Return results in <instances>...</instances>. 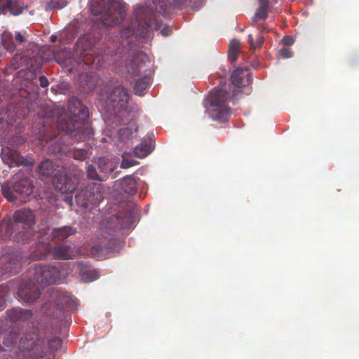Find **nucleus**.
Masks as SVG:
<instances>
[{"label": "nucleus", "mask_w": 359, "mask_h": 359, "mask_svg": "<svg viewBox=\"0 0 359 359\" xmlns=\"http://www.w3.org/2000/svg\"><path fill=\"white\" fill-rule=\"evenodd\" d=\"M69 140H84L93 135L89 123V110L83 102L72 97L69 100Z\"/></svg>", "instance_id": "obj_1"}, {"label": "nucleus", "mask_w": 359, "mask_h": 359, "mask_svg": "<svg viewBox=\"0 0 359 359\" xmlns=\"http://www.w3.org/2000/svg\"><path fill=\"white\" fill-rule=\"evenodd\" d=\"M126 4L123 0H91V11L100 15V20L106 27L119 25L126 16Z\"/></svg>", "instance_id": "obj_2"}, {"label": "nucleus", "mask_w": 359, "mask_h": 359, "mask_svg": "<svg viewBox=\"0 0 359 359\" xmlns=\"http://www.w3.org/2000/svg\"><path fill=\"white\" fill-rule=\"evenodd\" d=\"M135 23L137 24V29L135 30L133 25L123 27L121 31L122 38L128 39L135 34L144 37L149 29H158L160 28V23L154 15L151 8L140 6L134 11Z\"/></svg>", "instance_id": "obj_3"}, {"label": "nucleus", "mask_w": 359, "mask_h": 359, "mask_svg": "<svg viewBox=\"0 0 359 359\" xmlns=\"http://www.w3.org/2000/svg\"><path fill=\"white\" fill-rule=\"evenodd\" d=\"M231 101L230 91H210L203 104L212 120L225 123L231 114V109L227 106Z\"/></svg>", "instance_id": "obj_4"}, {"label": "nucleus", "mask_w": 359, "mask_h": 359, "mask_svg": "<svg viewBox=\"0 0 359 359\" xmlns=\"http://www.w3.org/2000/svg\"><path fill=\"white\" fill-rule=\"evenodd\" d=\"M130 95L128 91H100L98 101L110 114H123L128 110Z\"/></svg>", "instance_id": "obj_5"}, {"label": "nucleus", "mask_w": 359, "mask_h": 359, "mask_svg": "<svg viewBox=\"0 0 359 359\" xmlns=\"http://www.w3.org/2000/svg\"><path fill=\"white\" fill-rule=\"evenodd\" d=\"M119 241L116 239L107 238H98L97 241L90 247L86 245L79 246L74 255L69 252V259L76 255H88L93 258L104 259L110 253L115 252Z\"/></svg>", "instance_id": "obj_6"}, {"label": "nucleus", "mask_w": 359, "mask_h": 359, "mask_svg": "<svg viewBox=\"0 0 359 359\" xmlns=\"http://www.w3.org/2000/svg\"><path fill=\"white\" fill-rule=\"evenodd\" d=\"M59 170H57L55 166L53 164V163L48 160L46 159L43 161L39 165L37 169V174L41 179L43 177H48L54 175V177H57V182L55 179L53 183L56 189H57L61 193H66L67 191V177L66 174H64L62 177L60 178L58 177Z\"/></svg>", "instance_id": "obj_7"}, {"label": "nucleus", "mask_w": 359, "mask_h": 359, "mask_svg": "<svg viewBox=\"0 0 359 359\" xmlns=\"http://www.w3.org/2000/svg\"><path fill=\"white\" fill-rule=\"evenodd\" d=\"M60 276L55 266L38 265L34 268V280L42 286L58 283Z\"/></svg>", "instance_id": "obj_8"}, {"label": "nucleus", "mask_w": 359, "mask_h": 359, "mask_svg": "<svg viewBox=\"0 0 359 359\" xmlns=\"http://www.w3.org/2000/svg\"><path fill=\"white\" fill-rule=\"evenodd\" d=\"M67 238V229L62 227L55 229L52 232V240L57 245L53 248V255L56 259H67V248L66 245V238Z\"/></svg>", "instance_id": "obj_9"}, {"label": "nucleus", "mask_w": 359, "mask_h": 359, "mask_svg": "<svg viewBox=\"0 0 359 359\" xmlns=\"http://www.w3.org/2000/svg\"><path fill=\"white\" fill-rule=\"evenodd\" d=\"M147 60V56L143 52H132L129 55L128 60L126 62V72L132 75L139 76Z\"/></svg>", "instance_id": "obj_10"}, {"label": "nucleus", "mask_w": 359, "mask_h": 359, "mask_svg": "<svg viewBox=\"0 0 359 359\" xmlns=\"http://www.w3.org/2000/svg\"><path fill=\"white\" fill-rule=\"evenodd\" d=\"M15 41L20 49L27 53L28 57H34V53L37 50V46L34 42L30 32L25 30L15 32Z\"/></svg>", "instance_id": "obj_11"}, {"label": "nucleus", "mask_w": 359, "mask_h": 359, "mask_svg": "<svg viewBox=\"0 0 359 359\" xmlns=\"http://www.w3.org/2000/svg\"><path fill=\"white\" fill-rule=\"evenodd\" d=\"M72 269L78 272L81 280L84 283H90L100 277V272L93 269L87 262H76L73 264Z\"/></svg>", "instance_id": "obj_12"}, {"label": "nucleus", "mask_w": 359, "mask_h": 359, "mask_svg": "<svg viewBox=\"0 0 359 359\" xmlns=\"http://www.w3.org/2000/svg\"><path fill=\"white\" fill-rule=\"evenodd\" d=\"M231 81L236 88L247 87L252 82L251 73L246 67L237 68L231 73Z\"/></svg>", "instance_id": "obj_13"}, {"label": "nucleus", "mask_w": 359, "mask_h": 359, "mask_svg": "<svg viewBox=\"0 0 359 359\" xmlns=\"http://www.w3.org/2000/svg\"><path fill=\"white\" fill-rule=\"evenodd\" d=\"M88 39L89 38L87 36L81 38L77 43V46L81 45L83 48V53L85 54L83 58L84 63L92 66L93 68H98L102 65V58L99 55L93 56L91 53L88 52L90 50L91 46H93L91 42H89L86 46L84 44V43L86 42Z\"/></svg>", "instance_id": "obj_14"}, {"label": "nucleus", "mask_w": 359, "mask_h": 359, "mask_svg": "<svg viewBox=\"0 0 359 359\" xmlns=\"http://www.w3.org/2000/svg\"><path fill=\"white\" fill-rule=\"evenodd\" d=\"M19 297L25 302H32L40 297V288L34 284L21 287L18 292Z\"/></svg>", "instance_id": "obj_15"}, {"label": "nucleus", "mask_w": 359, "mask_h": 359, "mask_svg": "<svg viewBox=\"0 0 359 359\" xmlns=\"http://www.w3.org/2000/svg\"><path fill=\"white\" fill-rule=\"evenodd\" d=\"M86 188L88 191V198L92 199L91 205H97L103 200V189L100 184L90 182Z\"/></svg>", "instance_id": "obj_16"}, {"label": "nucleus", "mask_w": 359, "mask_h": 359, "mask_svg": "<svg viewBox=\"0 0 359 359\" xmlns=\"http://www.w3.org/2000/svg\"><path fill=\"white\" fill-rule=\"evenodd\" d=\"M13 190L20 197L25 198L32 193L33 185L28 178H23L13 183Z\"/></svg>", "instance_id": "obj_17"}, {"label": "nucleus", "mask_w": 359, "mask_h": 359, "mask_svg": "<svg viewBox=\"0 0 359 359\" xmlns=\"http://www.w3.org/2000/svg\"><path fill=\"white\" fill-rule=\"evenodd\" d=\"M0 264V276L6 273L15 274L18 271L19 264L12 260L10 256L2 257Z\"/></svg>", "instance_id": "obj_18"}, {"label": "nucleus", "mask_w": 359, "mask_h": 359, "mask_svg": "<svg viewBox=\"0 0 359 359\" xmlns=\"http://www.w3.org/2000/svg\"><path fill=\"white\" fill-rule=\"evenodd\" d=\"M14 217L15 220L22 224L30 227L34 224L35 217L34 213L30 210L21 209L15 212Z\"/></svg>", "instance_id": "obj_19"}, {"label": "nucleus", "mask_w": 359, "mask_h": 359, "mask_svg": "<svg viewBox=\"0 0 359 359\" xmlns=\"http://www.w3.org/2000/svg\"><path fill=\"white\" fill-rule=\"evenodd\" d=\"M138 180V177L135 178L130 175L125 177L121 184V189L127 194H135L137 191V184Z\"/></svg>", "instance_id": "obj_20"}, {"label": "nucleus", "mask_w": 359, "mask_h": 359, "mask_svg": "<svg viewBox=\"0 0 359 359\" xmlns=\"http://www.w3.org/2000/svg\"><path fill=\"white\" fill-rule=\"evenodd\" d=\"M133 212L129 210L128 212H127L124 217L122 218L121 215H112L111 217V221H116V226L118 228H128L131 225V224L133 222Z\"/></svg>", "instance_id": "obj_21"}, {"label": "nucleus", "mask_w": 359, "mask_h": 359, "mask_svg": "<svg viewBox=\"0 0 359 359\" xmlns=\"http://www.w3.org/2000/svg\"><path fill=\"white\" fill-rule=\"evenodd\" d=\"M259 6L255 14V15L252 18V21L253 22H257L259 20H265L268 17V12L269 10V0H259Z\"/></svg>", "instance_id": "obj_22"}, {"label": "nucleus", "mask_w": 359, "mask_h": 359, "mask_svg": "<svg viewBox=\"0 0 359 359\" xmlns=\"http://www.w3.org/2000/svg\"><path fill=\"white\" fill-rule=\"evenodd\" d=\"M26 6L27 4L24 2V0H11L6 2L4 8L8 7L11 14L18 15L22 12Z\"/></svg>", "instance_id": "obj_23"}, {"label": "nucleus", "mask_w": 359, "mask_h": 359, "mask_svg": "<svg viewBox=\"0 0 359 359\" xmlns=\"http://www.w3.org/2000/svg\"><path fill=\"white\" fill-rule=\"evenodd\" d=\"M32 313L30 310H24L21 309H14L11 310L8 316L12 321L27 320L32 316Z\"/></svg>", "instance_id": "obj_24"}, {"label": "nucleus", "mask_w": 359, "mask_h": 359, "mask_svg": "<svg viewBox=\"0 0 359 359\" xmlns=\"http://www.w3.org/2000/svg\"><path fill=\"white\" fill-rule=\"evenodd\" d=\"M88 198V191L85 187L76 194L75 201L78 205L86 208L89 205H91L90 203H92V199H89Z\"/></svg>", "instance_id": "obj_25"}, {"label": "nucleus", "mask_w": 359, "mask_h": 359, "mask_svg": "<svg viewBox=\"0 0 359 359\" xmlns=\"http://www.w3.org/2000/svg\"><path fill=\"white\" fill-rule=\"evenodd\" d=\"M153 150L152 147L149 144H140L134 148V155L137 158H143L147 156Z\"/></svg>", "instance_id": "obj_26"}, {"label": "nucleus", "mask_w": 359, "mask_h": 359, "mask_svg": "<svg viewBox=\"0 0 359 359\" xmlns=\"http://www.w3.org/2000/svg\"><path fill=\"white\" fill-rule=\"evenodd\" d=\"M52 51L55 61L61 65H65L67 58L66 48L64 46L62 49L55 48Z\"/></svg>", "instance_id": "obj_27"}, {"label": "nucleus", "mask_w": 359, "mask_h": 359, "mask_svg": "<svg viewBox=\"0 0 359 359\" xmlns=\"http://www.w3.org/2000/svg\"><path fill=\"white\" fill-rule=\"evenodd\" d=\"M97 164L100 172L107 175L112 173L115 169L112 164L108 162L107 160L104 158H100L97 160Z\"/></svg>", "instance_id": "obj_28"}, {"label": "nucleus", "mask_w": 359, "mask_h": 359, "mask_svg": "<svg viewBox=\"0 0 359 359\" xmlns=\"http://www.w3.org/2000/svg\"><path fill=\"white\" fill-rule=\"evenodd\" d=\"M238 46L239 44L237 41H231L228 51V57L232 63L236 62L238 59V56L240 53Z\"/></svg>", "instance_id": "obj_29"}, {"label": "nucleus", "mask_w": 359, "mask_h": 359, "mask_svg": "<svg viewBox=\"0 0 359 359\" xmlns=\"http://www.w3.org/2000/svg\"><path fill=\"white\" fill-rule=\"evenodd\" d=\"M151 78L149 76H145L143 78L138 79L135 85L134 90H147L151 86Z\"/></svg>", "instance_id": "obj_30"}, {"label": "nucleus", "mask_w": 359, "mask_h": 359, "mask_svg": "<svg viewBox=\"0 0 359 359\" xmlns=\"http://www.w3.org/2000/svg\"><path fill=\"white\" fill-rule=\"evenodd\" d=\"M133 133V132L132 128L128 126L121 128L118 130V137L123 142H127V141L130 140V137L132 136Z\"/></svg>", "instance_id": "obj_31"}, {"label": "nucleus", "mask_w": 359, "mask_h": 359, "mask_svg": "<svg viewBox=\"0 0 359 359\" xmlns=\"http://www.w3.org/2000/svg\"><path fill=\"white\" fill-rule=\"evenodd\" d=\"M53 306H54V310L51 313L53 315V316L59 319L60 320H62L65 319L66 314H65V306L63 305L60 306L59 304H54Z\"/></svg>", "instance_id": "obj_32"}, {"label": "nucleus", "mask_w": 359, "mask_h": 359, "mask_svg": "<svg viewBox=\"0 0 359 359\" xmlns=\"http://www.w3.org/2000/svg\"><path fill=\"white\" fill-rule=\"evenodd\" d=\"M86 172L88 177L91 180H97L100 182L104 180L101 177L99 176L96 168L93 165H88L86 166Z\"/></svg>", "instance_id": "obj_33"}, {"label": "nucleus", "mask_w": 359, "mask_h": 359, "mask_svg": "<svg viewBox=\"0 0 359 359\" xmlns=\"http://www.w3.org/2000/svg\"><path fill=\"white\" fill-rule=\"evenodd\" d=\"M87 156V152L85 149H81L78 151L69 150V157H72L79 161H83Z\"/></svg>", "instance_id": "obj_34"}, {"label": "nucleus", "mask_w": 359, "mask_h": 359, "mask_svg": "<svg viewBox=\"0 0 359 359\" xmlns=\"http://www.w3.org/2000/svg\"><path fill=\"white\" fill-rule=\"evenodd\" d=\"M79 305V299L74 295L69 294V311H76L78 309Z\"/></svg>", "instance_id": "obj_35"}, {"label": "nucleus", "mask_w": 359, "mask_h": 359, "mask_svg": "<svg viewBox=\"0 0 359 359\" xmlns=\"http://www.w3.org/2000/svg\"><path fill=\"white\" fill-rule=\"evenodd\" d=\"M139 162L133 159H127L125 156V155L123 156V160L121 163V168L123 169H128L130 167H133L137 164H138Z\"/></svg>", "instance_id": "obj_36"}, {"label": "nucleus", "mask_w": 359, "mask_h": 359, "mask_svg": "<svg viewBox=\"0 0 359 359\" xmlns=\"http://www.w3.org/2000/svg\"><path fill=\"white\" fill-rule=\"evenodd\" d=\"M16 341H17V337H16L15 334H13V333H10L4 339V344L7 347L11 346L13 344H15Z\"/></svg>", "instance_id": "obj_37"}, {"label": "nucleus", "mask_w": 359, "mask_h": 359, "mask_svg": "<svg viewBox=\"0 0 359 359\" xmlns=\"http://www.w3.org/2000/svg\"><path fill=\"white\" fill-rule=\"evenodd\" d=\"M6 155L11 157V161L15 164H20L22 163L19 154L15 151H10L7 153Z\"/></svg>", "instance_id": "obj_38"}, {"label": "nucleus", "mask_w": 359, "mask_h": 359, "mask_svg": "<svg viewBox=\"0 0 359 359\" xmlns=\"http://www.w3.org/2000/svg\"><path fill=\"white\" fill-rule=\"evenodd\" d=\"M279 55L281 57L286 59L292 57L293 53L288 48L283 47L279 50Z\"/></svg>", "instance_id": "obj_39"}, {"label": "nucleus", "mask_w": 359, "mask_h": 359, "mask_svg": "<svg viewBox=\"0 0 359 359\" xmlns=\"http://www.w3.org/2000/svg\"><path fill=\"white\" fill-rule=\"evenodd\" d=\"M282 44L285 46H289L294 43V40L292 36H285L281 40Z\"/></svg>", "instance_id": "obj_40"}, {"label": "nucleus", "mask_w": 359, "mask_h": 359, "mask_svg": "<svg viewBox=\"0 0 359 359\" xmlns=\"http://www.w3.org/2000/svg\"><path fill=\"white\" fill-rule=\"evenodd\" d=\"M226 83V81H224L222 79H219V84L212 88V90H225V86Z\"/></svg>", "instance_id": "obj_41"}, {"label": "nucleus", "mask_w": 359, "mask_h": 359, "mask_svg": "<svg viewBox=\"0 0 359 359\" xmlns=\"http://www.w3.org/2000/svg\"><path fill=\"white\" fill-rule=\"evenodd\" d=\"M248 42L250 43V47L251 50H255L256 46L254 41L253 36L250 34L248 35Z\"/></svg>", "instance_id": "obj_42"}, {"label": "nucleus", "mask_w": 359, "mask_h": 359, "mask_svg": "<svg viewBox=\"0 0 359 359\" xmlns=\"http://www.w3.org/2000/svg\"><path fill=\"white\" fill-rule=\"evenodd\" d=\"M264 42V36H259L257 40H256V42L255 43V46H256V49L257 48H261L263 43Z\"/></svg>", "instance_id": "obj_43"}, {"label": "nucleus", "mask_w": 359, "mask_h": 359, "mask_svg": "<svg viewBox=\"0 0 359 359\" xmlns=\"http://www.w3.org/2000/svg\"><path fill=\"white\" fill-rule=\"evenodd\" d=\"M39 80L41 88H46L48 86V81L45 76H40Z\"/></svg>", "instance_id": "obj_44"}, {"label": "nucleus", "mask_w": 359, "mask_h": 359, "mask_svg": "<svg viewBox=\"0 0 359 359\" xmlns=\"http://www.w3.org/2000/svg\"><path fill=\"white\" fill-rule=\"evenodd\" d=\"M4 195L10 201H15L17 199L15 196L8 191H4Z\"/></svg>", "instance_id": "obj_45"}, {"label": "nucleus", "mask_w": 359, "mask_h": 359, "mask_svg": "<svg viewBox=\"0 0 359 359\" xmlns=\"http://www.w3.org/2000/svg\"><path fill=\"white\" fill-rule=\"evenodd\" d=\"M4 292H3V288L0 287V309L4 308Z\"/></svg>", "instance_id": "obj_46"}, {"label": "nucleus", "mask_w": 359, "mask_h": 359, "mask_svg": "<svg viewBox=\"0 0 359 359\" xmlns=\"http://www.w3.org/2000/svg\"><path fill=\"white\" fill-rule=\"evenodd\" d=\"M4 47L11 53H13L16 49V46L13 45L12 43H5Z\"/></svg>", "instance_id": "obj_47"}, {"label": "nucleus", "mask_w": 359, "mask_h": 359, "mask_svg": "<svg viewBox=\"0 0 359 359\" xmlns=\"http://www.w3.org/2000/svg\"><path fill=\"white\" fill-rule=\"evenodd\" d=\"M258 29L261 32H269V30L266 28V26L264 25V24H259L258 25Z\"/></svg>", "instance_id": "obj_48"}, {"label": "nucleus", "mask_w": 359, "mask_h": 359, "mask_svg": "<svg viewBox=\"0 0 359 359\" xmlns=\"http://www.w3.org/2000/svg\"><path fill=\"white\" fill-rule=\"evenodd\" d=\"M169 28L168 27H164L162 30H161V34L163 36H168L169 34Z\"/></svg>", "instance_id": "obj_49"}, {"label": "nucleus", "mask_w": 359, "mask_h": 359, "mask_svg": "<svg viewBox=\"0 0 359 359\" xmlns=\"http://www.w3.org/2000/svg\"><path fill=\"white\" fill-rule=\"evenodd\" d=\"M6 1H8L7 0H0V11L4 10V5Z\"/></svg>", "instance_id": "obj_50"}, {"label": "nucleus", "mask_w": 359, "mask_h": 359, "mask_svg": "<svg viewBox=\"0 0 359 359\" xmlns=\"http://www.w3.org/2000/svg\"><path fill=\"white\" fill-rule=\"evenodd\" d=\"M76 230L69 226V236L75 233Z\"/></svg>", "instance_id": "obj_51"}, {"label": "nucleus", "mask_w": 359, "mask_h": 359, "mask_svg": "<svg viewBox=\"0 0 359 359\" xmlns=\"http://www.w3.org/2000/svg\"><path fill=\"white\" fill-rule=\"evenodd\" d=\"M166 10V5L163 4L160 6V12L164 13Z\"/></svg>", "instance_id": "obj_52"}, {"label": "nucleus", "mask_w": 359, "mask_h": 359, "mask_svg": "<svg viewBox=\"0 0 359 359\" xmlns=\"http://www.w3.org/2000/svg\"><path fill=\"white\" fill-rule=\"evenodd\" d=\"M32 83V82L30 81H26V83L25 84V88H31L32 87V86H31Z\"/></svg>", "instance_id": "obj_53"}, {"label": "nucleus", "mask_w": 359, "mask_h": 359, "mask_svg": "<svg viewBox=\"0 0 359 359\" xmlns=\"http://www.w3.org/2000/svg\"><path fill=\"white\" fill-rule=\"evenodd\" d=\"M135 94L138 96H143L144 95V91H135Z\"/></svg>", "instance_id": "obj_54"}, {"label": "nucleus", "mask_w": 359, "mask_h": 359, "mask_svg": "<svg viewBox=\"0 0 359 359\" xmlns=\"http://www.w3.org/2000/svg\"><path fill=\"white\" fill-rule=\"evenodd\" d=\"M72 201H73L72 196H69V201H68V203H69V205H72Z\"/></svg>", "instance_id": "obj_55"}, {"label": "nucleus", "mask_w": 359, "mask_h": 359, "mask_svg": "<svg viewBox=\"0 0 359 359\" xmlns=\"http://www.w3.org/2000/svg\"><path fill=\"white\" fill-rule=\"evenodd\" d=\"M56 343H57V344L55 345V348H57L58 346H60L61 345V341L60 339H57Z\"/></svg>", "instance_id": "obj_56"}, {"label": "nucleus", "mask_w": 359, "mask_h": 359, "mask_svg": "<svg viewBox=\"0 0 359 359\" xmlns=\"http://www.w3.org/2000/svg\"><path fill=\"white\" fill-rule=\"evenodd\" d=\"M56 39H57V36H55V35H52L50 36V40H51L52 42H55L56 41Z\"/></svg>", "instance_id": "obj_57"}, {"label": "nucleus", "mask_w": 359, "mask_h": 359, "mask_svg": "<svg viewBox=\"0 0 359 359\" xmlns=\"http://www.w3.org/2000/svg\"><path fill=\"white\" fill-rule=\"evenodd\" d=\"M74 189V188H71V187L69 185V188H68L69 192H72Z\"/></svg>", "instance_id": "obj_58"}, {"label": "nucleus", "mask_w": 359, "mask_h": 359, "mask_svg": "<svg viewBox=\"0 0 359 359\" xmlns=\"http://www.w3.org/2000/svg\"><path fill=\"white\" fill-rule=\"evenodd\" d=\"M60 43H61L62 47L60 49H62L64 46L66 48L65 43H62V41H60Z\"/></svg>", "instance_id": "obj_59"}, {"label": "nucleus", "mask_w": 359, "mask_h": 359, "mask_svg": "<svg viewBox=\"0 0 359 359\" xmlns=\"http://www.w3.org/2000/svg\"><path fill=\"white\" fill-rule=\"evenodd\" d=\"M18 90H23V87H20V88H19Z\"/></svg>", "instance_id": "obj_60"}, {"label": "nucleus", "mask_w": 359, "mask_h": 359, "mask_svg": "<svg viewBox=\"0 0 359 359\" xmlns=\"http://www.w3.org/2000/svg\"><path fill=\"white\" fill-rule=\"evenodd\" d=\"M71 322H72V320H70V321H68V323L69 324Z\"/></svg>", "instance_id": "obj_61"}, {"label": "nucleus", "mask_w": 359, "mask_h": 359, "mask_svg": "<svg viewBox=\"0 0 359 359\" xmlns=\"http://www.w3.org/2000/svg\"><path fill=\"white\" fill-rule=\"evenodd\" d=\"M71 322H72V320H70V321H68V323L69 324Z\"/></svg>", "instance_id": "obj_62"}]
</instances>
